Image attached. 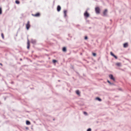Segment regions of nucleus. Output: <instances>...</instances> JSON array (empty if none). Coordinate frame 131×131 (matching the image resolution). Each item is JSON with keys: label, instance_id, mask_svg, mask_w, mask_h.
Masks as SVG:
<instances>
[{"label": "nucleus", "instance_id": "nucleus-1", "mask_svg": "<svg viewBox=\"0 0 131 131\" xmlns=\"http://www.w3.org/2000/svg\"><path fill=\"white\" fill-rule=\"evenodd\" d=\"M26 27L27 30H28L30 27V22L29 21H28L27 24L26 25Z\"/></svg>", "mask_w": 131, "mask_h": 131}, {"label": "nucleus", "instance_id": "nucleus-2", "mask_svg": "<svg viewBox=\"0 0 131 131\" xmlns=\"http://www.w3.org/2000/svg\"><path fill=\"white\" fill-rule=\"evenodd\" d=\"M96 13L97 14H99L100 13V9L98 7H96L95 9Z\"/></svg>", "mask_w": 131, "mask_h": 131}, {"label": "nucleus", "instance_id": "nucleus-3", "mask_svg": "<svg viewBox=\"0 0 131 131\" xmlns=\"http://www.w3.org/2000/svg\"><path fill=\"white\" fill-rule=\"evenodd\" d=\"M32 15L35 17H39L40 16V14L39 13H38L36 14H32Z\"/></svg>", "mask_w": 131, "mask_h": 131}, {"label": "nucleus", "instance_id": "nucleus-4", "mask_svg": "<svg viewBox=\"0 0 131 131\" xmlns=\"http://www.w3.org/2000/svg\"><path fill=\"white\" fill-rule=\"evenodd\" d=\"M84 15L85 16L88 17H89V14L88 13L87 11H86L84 14Z\"/></svg>", "mask_w": 131, "mask_h": 131}, {"label": "nucleus", "instance_id": "nucleus-5", "mask_svg": "<svg viewBox=\"0 0 131 131\" xmlns=\"http://www.w3.org/2000/svg\"><path fill=\"white\" fill-rule=\"evenodd\" d=\"M109 77H110V78L111 79L113 80L114 81H115V78H114L113 75H110L109 76Z\"/></svg>", "mask_w": 131, "mask_h": 131}, {"label": "nucleus", "instance_id": "nucleus-6", "mask_svg": "<svg viewBox=\"0 0 131 131\" xmlns=\"http://www.w3.org/2000/svg\"><path fill=\"white\" fill-rule=\"evenodd\" d=\"M110 54L111 56L114 57L116 59L117 58V57L112 52H110Z\"/></svg>", "mask_w": 131, "mask_h": 131}, {"label": "nucleus", "instance_id": "nucleus-7", "mask_svg": "<svg viewBox=\"0 0 131 131\" xmlns=\"http://www.w3.org/2000/svg\"><path fill=\"white\" fill-rule=\"evenodd\" d=\"M27 48L28 49H29L30 47V43L29 41V40H28L27 42Z\"/></svg>", "mask_w": 131, "mask_h": 131}, {"label": "nucleus", "instance_id": "nucleus-8", "mask_svg": "<svg viewBox=\"0 0 131 131\" xmlns=\"http://www.w3.org/2000/svg\"><path fill=\"white\" fill-rule=\"evenodd\" d=\"M61 9V7L59 5H58L57 7V10L58 12H59Z\"/></svg>", "mask_w": 131, "mask_h": 131}, {"label": "nucleus", "instance_id": "nucleus-9", "mask_svg": "<svg viewBox=\"0 0 131 131\" xmlns=\"http://www.w3.org/2000/svg\"><path fill=\"white\" fill-rule=\"evenodd\" d=\"M128 44L127 43H125L123 44V47L124 48L127 47L128 46Z\"/></svg>", "mask_w": 131, "mask_h": 131}, {"label": "nucleus", "instance_id": "nucleus-10", "mask_svg": "<svg viewBox=\"0 0 131 131\" xmlns=\"http://www.w3.org/2000/svg\"><path fill=\"white\" fill-rule=\"evenodd\" d=\"M116 64L118 66H121V63H120L118 62L116 63Z\"/></svg>", "mask_w": 131, "mask_h": 131}, {"label": "nucleus", "instance_id": "nucleus-11", "mask_svg": "<svg viewBox=\"0 0 131 131\" xmlns=\"http://www.w3.org/2000/svg\"><path fill=\"white\" fill-rule=\"evenodd\" d=\"M62 51L63 52H66L67 51L66 48L65 47H63L62 49Z\"/></svg>", "mask_w": 131, "mask_h": 131}, {"label": "nucleus", "instance_id": "nucleus-12", "mask_svg": "<svg viewBox=\"0 0 131 131\" xmlns=\"http://www.w3.org/2000/svg\"><path fill=\"white\" fill-rule=\"evenodd\" d=\"M107 10L106 9H105V10L103 12V14L104 15H106V13L107 12Z\"/></svg>", "mask_w": 131, "mask_h": 131}, {"label": "nucleus", "instance_id": "nucleus-13", "mask_svg": "<svg viewBox=\"0 0 131 131\" xmlns=\"http://www.w3.org/2000/svg\"><path fill=\"white\" fill-rule=\"evenodd\" d=\"M67 11L66 10H64V16L65 17H66L67 16Z\"/></svg>", "mask_w": 131, "mask_h": 131}, {"label": "nucleus", "instance_id": "nucleus-14", "mask_svg": "<svg viewBox=\"0 0 131 131\" xmlns=\"http://www.w3.org/2000/svg\"><path fill=\"white\" fill-rule=\"evenodd\" d=\"M96 99L97 100H98L99 101H101V100L100 98L99 97H96Z\"/></svg>", "mask_w": 131, "mask_h": 131}, {"label": "nucleus", "instance_id": "nucleus-15", "mask_svg": "<svg viewBox=\"0 0 131 131\" xmlns=\"http://www.w3.org/2000/svg\"><path fill=\"white\" fill-rule=\"evenodd\" d=\"M76 93L78 95H79L80 94L79 91V90H77L76 91Z\"/></svg>", "mask_w": 131, "mask_h": 131}, {"label": "nucleus", "instance_id": "nucleus-16", "mask_svg": "<svg viewBox=\"0 0 131 131\" xmlns=\"http://www.w3.org/2000/svg\"><path fill=\"white\" fill-rule=\"evenodd\" d=\"M26 124L27 125H30V122L28 121H26Z\"/></svg>", "mask_w": 131, "mask_h": 131}, {"label": "nucleus", "instance_id": "nucleus-17", "mask_svg": "<svg viewBox=\"0 0 131 131\" xmlns=\"http://www.w3.org/2000/svg\"><path fill=\"white\" fill-rule=\"evenodd\" d=\"M15 3L16 4H19L20 3L19 2L18 0H16L15 1Z\"/></svg>", "mask_w": 131, "mask_h": 131}, {"label": "nucleus", "instance_id": "nucleus-18", "mask_svg": "<svg viewBox=\"0 0 131 131\" xmlns=\"http://www.w3.org/2000/svg\"><path fill=\"white\" fill-rule=\"evenodd\" d=\"M2 13V9L1 7H0V15Z\"/></svg>", "mask_w": 131, "mask_h": 131}, {"label": "nucleus", "instance_id": "nucleus-19", "mask_svg": "<svg viewBox=\"0 0 131 131\" xmlns=\"http://www.w3.org/2000/svg\"><path fill=\"white\" fill-rule=\"evenodd\" d=\"M57 62V61L55 60H52V62L53 63H55Z\"/></svg>", "mask_w": 131, "mask_h": 131}, {"label": "nucleus", "instance_id": "nucleus-20", "mask_svg": "<svg viewBox=\"0 0 131 131\" xmlns=\"http://www.w3.org/2000/svg\"><path fill=\"white\" fill-rule=\"evenodd\" d=\"M93 55L94 56H95L96 55V54L95 53H92Z\"/></svg>", "mask_w": 131, "mask_h": 131}, {"label": "nucleus", "instance_id": "nucleus-21", "mask_svg": "<svg viewBox=\"0 0 131 131\" xmlns=\"http://www.w3.org/2000/svg\"><path fill=\"white\" fill-rule=\"evenodd\" d=\"M1 36H2V38H4V35L3 33L1 34Z\"/></svg>", "mask_w": 131, "mask_h": 131}, {"label": "nucleus", "instance_id": "nucleus-22", "mask_svg": "<svg viewBox=\"0 0 131 131\" xmlns=\"http://www.w3.org/2000/svg\"><path fill=\"white\" fill-rule=\"evenodd\" d=\"M83 113H84V114H85V115H87V113L86 112H84Z\"/></svg>", "mask_w": 131, "mask_h": 131}, {"label": "nucleus", "instance_id": "nucleus-23", "mask_svg": "<svg viewBox=\"0 0 131 131\" xmlns=\"http://www.w3.org/2000/svg\"><path fill=\"white\" fill-rule=\"evenodd\" d=\"M87 131H91V128H89L88 130Z\"/></svg>", "mask_w": 131, "mask_h": 131}, {"label": "nucleus", "instance_id": "nucleus-24", "mask_svg": "<svg viewBox=\"0 0 131 131\" xmlns=\"http://www.w3.org/2000/svg\"><path fill=\"white\" fill-rule=\"evenodd\" d=\"M84 39H88V37L87 36H85V37Z\"/></svg>", "mask_w": 131, "mask_h": 131}, {"label": "nucleus", "instance_id": "nucleus-25", "mask_svg": "<svg viewBox=\"0 0 131 131\" xmlns=\"http://www.w3.org/2000/svg\"><path fill=\"white\" fill-rule=\"evenodd\" d=\"M107 82H108V83H110V84H111V82H110L109 81H108H108H107Z\"/></svg>", "mask_w": 131, "mask_h": 131}, {"label": "nucleus", "instance_id": "nucleus-26", "mask_svg": "<svg viewBox=\"0 0 131 131\" xmlns=\"http://www.w3.org/2000/svg\"><path fill=\"white\" fill-rule=\"evenodd\" d=\"M0 65L1 66H2V64L1 63H0Z\"/></svg>", "mask_w": 131, "mask_h": 131}]
</instances>
